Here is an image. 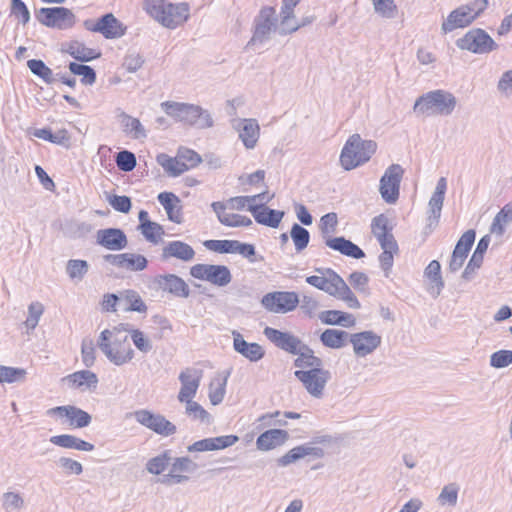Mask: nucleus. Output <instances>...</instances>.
<instances>
[{"mask_svg": "<svg viewBox=\"0 0 512 512\" xmlns=\"http://www.w3.org/2000/svg\"><path fill=\"white\" fill-rule=\"evenodd\" d=\"M143 9L160 25L171 30L183 26L190 18V6L186 2L144 0Z\"/></svg>", "mask_w": 512, "mask_h": 512, "instance_id": "1", "label": "nucleus"}, {"mask_svg": "<svg viewBox=\"0 0 512 512\" xmlns=\"http://www.w3.org/2000/svg\"><path fill=\"white\" fill-rule=\"evenodd\" d=\"M124 325L105 329L98 338V347L106 358L116 366H122L135 356L134 350L128 343V336L123 332Z\"/></svg>", "mask_w": 512, "mask_h": 512, "instance_id": "2", "label": "nucleus"}, {"mask_svg": "<svg viewBox=\"0 0 512 512\" xmlns=\"http://www.w3.org/2000/svg\"><path fill=\"white\" fill-rule=\"evenodd\" d=\"M457 103L452 92L436 89L419 96L413 105V111L422 117L449 116L455 111Z\"/></svg>", "mask_w": 512, "mask_h": 512, "instance_id": "3", "label": "nucleus"}, {"mask_svg": "<svg viewBox=\"0 0 512 512\" xmlns=\"http://www.w3.org/2000/svg\"><path fill=\"white\" fill-rule=\"evenodd\" d=\"M306 282L327 294L344 301L349 308L359 309L360 302L350 287L334 270L326 269L324 276L311 275L306 277Z\"/></svg>", "mask_w": 512, "mask_h": 512, "instance_id": "4", "label": "nucleus"}, {"mask_svg": "<svg viewBox=\"0 0 512 512\" xmlns=\"http://www.w3.org/2000/svg\"><path fill=\"white\" fill-rule=\"evenodd\" d=\"M377 150V143L365 140L359 134L351 135L345 142L339 157L341 167L350 171L367 163Z\"/></svg>", "mask_w": 512, "mask_h": 512, "instance_id": "5", "label": "nucleus"}, {"mask_svg": "<svg viewBox=\"0 0 512 512\" xmlns=\"http://www.w3.org/2000/svg\"><path fill=\"white\" fill-rule=\"evenodd\" d=\"M161 108L176 121L195 126L199 129L211 128L214 125L209 111L198 105L165 101L161 103Z\"/></svg>", "mask_w": 512, "mask_h": 512, "instance_id": "6", "label": "nucleus"}, {"mask_svg": "<svg viewBox=\"0 0 512 512\" xmlns=\"http://www.w3.org/2000/svg\"><path fill=\"white\" fill-rule=\"evenodd\" d=\"M487 0H474L466 5H461L449 13L443 21L441 29L443 33H449L456 29L465 28L487 8Z\"/></svg>", "mask_w": 512, "mask_h": 512, "instance_id": "7", "label": "nucleus"}, {"mask_svg": "<svg viewBox=\"0 0 512 512\" xmlns=\"http://www.w3.org/2000/svg\"><path fill=\"white\" fill-rule=\"evenodd\" d=\"M404 173L400 164H391L384 171L379 181V193L385 203L395 204L398 201Z\"/></svg>", "mask_w": 512, "mask_h": 512, "instance_id": "8", "label": "nucleus"}, {"mask_svg": "<svg viewBox=\"0 0 512 512\" xmlns=\"http://www.w3.org/2000/svg\"><path fill=\"white\" fill-rule=\"evenodd\" d=\"M135 421L161 437H169L177 432L174 423L164 415L148 409H139L133 413Z\"/></svg>", "mask_w": 512, "mask_h": 512, "instance_id": "9", "label": "nucleus"}, {"mask_svg": "<svg viewBox=\"0 0 512 512\" xmlns=\"http://www.w3.org/2000/svg\"><path fill=\"white\" fill-rule=\"evenodd\" d=\"M46 414L56 418L61 424L76 429L88 427L92 421V417L88 412L74 405L53 407L48 409Z\"/></svg>", "mask_w": 512, "mask_h": 512, "instance_id": "10", "label": "nucleus"}, {"mask_svg": "<svg viewBox=\"0 0 512 512\" xmlns=\"http://www.w3.org/2000/svg\"><path fill=\"white\" fill-rule=\"evenodd\" d=\"M300 298L293 291H274L265 294L261 299V305L274 314H286L294 311L299 305Z\"/></svg>", "mask_w": 512, "mask_h": 512, "instance_id": "11", "label": "nucleus"}, {"mask_svg": "<svg viewBox=\"0 0 512 512\" xmlns=\"http://www.w3.org/2000/svg\"><path fill=\"white\" fill-rule=\"evenodd\" d=\"M294 375L303 384L306 391L316 399L323 397L326 384L331 377L330 372L322 366L315 369L297 370Z\"/></svg>", "mask_w": 512, "mask_h": 512, "instance_id": "12", "label": "nucleus"}, {"mask_svg": "<svg viewBox=\"0 0 512 512\" xmlns=\"http://www.w3.org/2000/svg\"><path fill=\"white\" fill-rule=\"evenodd\" d=\"M275 10L272 7H264L254 19V30L251 39L247 43V48L261 46L270 39V35L275 30Z\"/></svg>", "mask_w": 512, "mask_h": 512, "instance_id": "13", "label": "nucleus"}, {"mask_svg": "<svg viewBox=\"0 0 512 512\" xmlns=\"http://www.w3.org/2000/svg\"><path fill=\"white\" fill-rule=\"evenodd\" d=\"M190 274L219 287L227 286L232 280L231 272L225 265L196 264L191 267Z\"/></svg>", "mask_w": 512, "mask_h": 512, "instance_id": "14", "label": "nucleus"}, {"mask_svg": "<svg viewBox=\"0 0 512 512\" xmlns=\"http://www.w3.org/2000/svg\"><path fill=\"white\" fill-rule=\"evenodd\" d=\"M37 19L47 27L60 30L69 29L76 22L74 13L66 7L41 8Z\"/></svg>", "mask_w": 512, "mask_h": 512, "instance_id": "15", "label": "nucleus"}, {"mask_svg": "<svg viewBox=\"0 0 512 512\" xmlns=\"http://www.w3.org/2000/svg\"><path fill=\"white\" fill-rule=\"evenodd\" d=\"M456 44L460 49L475 54L489 53L497 48L495 41L482 29L467 32L457 40Z\"/></svg>", "mask_w": 512, "mask_h": 512, "instance_id": "16", "label": "nucleus"}, {"mask_svg": "<svg viewBox=\"0 0 512 512\" xmlns=\"http://www.w3.org/2000/svg\"><path fill=\"white\" fill-rule=\"evenodd\" d=\"M84 27L91 32L101 33L106 39H115L125 34L126 28L112 14L108 13L97 21L85 20Z\"/></svg>", "mask_w": 512, "mask_h": 512, "instance_id": "17", "label": "nucleus"}, {"mask_svg": "<svg viewBox=\"0 0 512 512\" xmlns=\"http://www.w3.org/2000/svg\"><path fill=\"white\" fill-rule=\"evenodd\" d=\"M232 128L238 133L246 149H254L260 138V126L254 118H237L231 121Z\"/></svg>", "mask_w": 512, "mask_h": 512, "instance_id": "18", "label": "nucleus"}, {"mask_svg": "<svg viewBox=\"0 0 512 512\" xmlns=\"http://www.w3.org/2000/svg\"><path fill=\"white\" fill-rule=\"evenodd\" d=\"M203 377V371L200 369L188 367L183 369L178 376L181 387L177 395L179 402L194 399L200 387Z\"/></svg>", "mask_w": 512, "mask_h": 512, "instance_id": "19", "label": "nucleus"}, {"mask_svg": "<svg viewBox=\"0 0 512 512\" xmlns=\"http://www.w3.org/2000/svg\"><path fill=\"white\" fill-rule=\"evenodd\" d=\"M349 342L354 354L362 358L372 354L381 345L382 338L374 331L367 330L350 334Z\"/></svg>", "mask_w": 512, "mask_h": 512, "instance_id": "20", "label": "nucleus"}, {"mask_svg": "<svg viewBox=\"0 0 512 512\" xmlns=\"http://www.w3.org/2000/svg\"><path fill=\"white\" fill-rule=\"evenodd\" d=\"M104 260L109 264L131 272H140L147 268L148 260L136 253L107 254Z\"/></svg>", "mask_w": 512, "mask_h": 512, "instance_id": "21", "label": "nucleus"}, {"mask_svg": "<svg viewBox=\"0 0 512 512\" xmlns=\"http://www.w3.org/2000/svg\"><path fill=\"white\" fill-rule=\"evenodd\" d=\"M263 334L276 347L290 354L299 352L301 345L303 344L297 336L288 332H282L272 327H266Z\"/></svg>", "mask_w": 512, "mask_h": 512, "instance_id": "22", "label": "nucleus"}, {"mask_svg": "<svg viewBox=\"0 0 512 512\" xmlns=\"http://www.w3.org/2000/svg\"><path fill=\"white\" fill-rule=\"evenodd\" d=\"M446 189H447L446 178L441 177L438 180V182L436 184V188L428 202L427 226L429 228H435L438 225V222L441 217V211L443 208Z\"/></svg>", "mask_w": 512, "mask_h": 512, "instance_id": "23", "label": "nucleus"}, {"mask_svg": "<svg viewBox=\"0 0 512 512\" xmlns=\"http://www.w3.org/2000/svg\"><path fill=\"white\" fill-rule=\"evenodd\" d=\"M96 242L108 250L120 251L127 247L128 239L121 229L106 228L96 232Z\"/></svg>", "mask_w": 512, "mask_h": 512, "instance_id": "24", "label": "nucleus"}, {"mask_svg": "<svg viewBox=\"0 0 512 512\" xmlns=\"http://www.w3.org/2000/svg\"><path fill=\"white\" fill-rule=\"evenodd\" d=\"M154 284L158 289L168 292L176 297L187 298L190 289L187 283L177 275H158L154 278Z\"/></svg>", "mask_w": 512, "mask_h": 512, "instance_id": "25", "label": "nucleus"}, {"mask_svg": "<svg viewBox=\"0 0 512 512\" xmlns=\"http://www.w3.org/2000/svg\"><path fill=\"white\" fill-rule=\"evenodd\" d=\"M476 233L474 230H467L458 240L449 263V269L452 272L458 271L464 264L474 241Z\"/></svg>", "mask_w": 512, "mask_h": 512, "instance_id": "26", "label": "nucleus"}, {"mask_svg": "<svg viewBox=\"0 0 512 512\" xmlns=\"http://www.w3.org/2000/svg\"><path fill=\"white\" fill-rule=\"evenodd\" d=\"M232 336L234 350L244 358L251 362H258L264 357L265 351L260 344L245 341L242 334L236 330L232 331Z\"/></svg>", "mask_w": 512, "mask_h": 512, "instance_id": "27", "label": "nucleus"}, {"mask_svg": "<svg viewBox=\"0 0 512 512\" xmlns=\"http://www.w3.org/2000/svg\"><path fill=\"white\" fill-rule=\"evenodd\" d=\"M194 257L193 247L180 240L170 241L162 248L161 258L163 260L175 258L183 262H190Z\"/></svg>", "mask_w": 512, "mask_h": 512, "instance_id": "28", "label": "nucleus"}, {"mask_svg": "<svg viewBox=\"0 0 512 512\" xmlns=\"http://www.w3.org/2000/svg\"><path fill=\"white\" fill-rule=\"evenodd\" d=\"M62 381L70 388L87 391L97 387L98 377L90 370H80L65 376Z\"/></svg>", "mask_w": 512, "mask_h": 512, "instance_id": "29", "label": "nucleus"}, {"mask_svg": "<svg viewBox=\"0 0 512 512\" xmlns=\"http://www.w3.org/2000/svg\"><path fill=\"white\" fill-rule=\"evenodd\" d=\"M299 0H283L281 7V21L279 33L286 35L297 31L301 24H299L293 15L294 8L298 5Z\"/></svg>", "mask_w": 512, "mask_h": 512, "instance_id": "30", "label": "nucleus"}, {"mask_svg": "<svg viewBox=\"0 0 512 512\" xmlns=\"http://www.w3.org/2000/svg\"><path fill=\"white\" fill-rule=\"evenodd\" d=\"M310 455L316 458H320L324 455V451L320 447L311 446L309 444L299 445L292 448L286 454L280 457L278 459V463L281 466H287L299 459Z\"/></svg>", "mask_w": 512, "mask_h": 512, "instance_id": "31", "label": "nucleus"}, {"mask_svg": "<svg viewBox=\"0 0 512 512\" xmlns=\"http://www.w3.org/2000/svg\"><path fill=\"white\" fill-rule=\"evenodd\" d=\"M159 203L166 211L170 221L180 224L183 220L181 201L172 192H161L157 197Z\"/></svg>", "mask_w": 512, "mask_h": 512, "instance_id": "32", "label": "nucleus"}, {"mask_svg": "<svg viewBox=\"0 0 512 512\" xmlns=\"http://www.w3.org/2000/svg\"><path fill=\"white\" fill-rule=\"evenodd\" d=\"M289 435L282 429H270L260 434L256 440L258 450L269 451L284 444Z\"/></svg>", "mask_w": 512, "mask_h": 512, "instance_id": "33", "label": "nucleus"}, {"mask_svg": "<svg viewBox=\"0 0 512 512\" xmlns=\"http://www.w3.org/2000/svg\"><path fill=\"white\" fill-rule=\"evenodd\" d=\"M49 441L55 446L82 452H91L95 448L92 443L72 434L54 435L50 437Z\"/></svg>", "mask_w": 512, "mask_h": 512, "instance_id": "34", "label": "nucleus"}, {"mask_svg": "<svg viewBox=\"0 0 512 512\" xmlns=\"http://www.w3.org/2000/svg\"><path fill=\"white\" fill-rule=\"evenodd\" d=\"M325 244L329 248L355 259H360L365 255L360 247L344 237L328 238L326 239Z\"/></svg>", "mask_w": 512, "mask_h": 512, "instance_id": "35", "label": "nucleus"}, {"mask_svg": "<svg viewBox=\"0 0 512 512\" xmlns=\"http://www.w3.org/2000/svg\"><path fill=\"white\" fill-rule=\"evenodd\" d=\"M371 230L380 245H382V243L396 241L391 232L392 228L389 227V220L384 214H380L373 218Z\"/></svg>", "mask_w": 512, "mask_h": 512, "instance_id": "36", "label": "nucleus"}, {"mask_svg": "<svg viewBox=\"0 0 512 512\" xmlns=\"http://www.w3.org/2000/svg\"><path fill=\"white\" fill-rule=\"evenodd\" d=\"M319 319L327 325H341L343 327H352L355 325V317L352 314L339 310H326L319 314Z\"/></svg>", "mask_w": 512, "mask_h": 512, "instance_id": "37", "label": "nucleus"}, {"mask_svg": "<svg viewBox=\"0 0 512 512\" xmlns=\"http://www.w3.org/2000/svg\"><path fill=\"white\" fill-rule=\"evenodd\" d=\"M510 223H512V205L506 204L495 215L490 226V233L502 237Z\"/></svg>", "mask_w": 512, "mask_h": 512, "instance_id": "38", "label": "nucleus"}, {"mask_svg": "<svg viewBox=\"0 0 512 512\" xmlns=\"http://www.w3.org/2000/svg\"><path fill=\"white\" fill-rule=\"evenodd\" d=\"M294 355H297L294 365L301 368L300 370L315 369L322 366V360L314 356L313 351L304 343L301 345L300 351Z\"/></svg>", "mask_w": 512, "mask_h": 512, "instance_id": "39", "label": "nucleus"}, {"mask_svg": "<svg viewBox=\"0 0 512 512\" xmlns=\"http://www.w3.org/2000/svg\"><path fill=\"white\" fill-rule=\"evenodd\" d=\"M156 160L169 176L177 177L187 171V166L178 159L177 154L175 157H171L161 153L157 156Z\"/></svg>", "mask_w": 512, "mask_h": 512, "instance_id": "40", "label": "nucleus"}, {"mask_svg": "<svg viewBox=\"0 0 512 512\" xmlns=\"http://www.w3.org/2000/svg\"><path fill=\"white\" fill-rule=\"evenodd\" d=\"M350 334L344 330L326 329L320 336L324 346L332 349H340L349 340Z\"/></svg>", "mask_w": 512, "mask_h": 512, "instance_id": "41", "label": "nucleus"}, {"mask_svg": "<svg viewBox=\"0 0 512 512\" xmlns=\"http://www.w3.org/2000/svg\"><path fill=\"white\" fill-rule=\"evenodd\" d=\"M120 305L125 311H136L145 313L147 306L138 292L134 290H125L120 294Z\"/></svg>", "mask_w": 512, "mask_h": 512, "instance_id": "42", "label": "nucleus"}, {"mask_svg": "<svg viewBox=\"0 0 512 512\" xmlns=\"http://www.w3.org/2000/svg\"><path fill=\"white\" fill-rule=\"evenodd\" d=\"M226 385L227 376L217 374L213 377L208 387V397L212 405H219L223 401L226 394Z\"/></svg>", "mask_w": 512, "mask_h": 512, "instance_id": "43", "label": "nucleus"}, {"mask_svg": "<svg viewBox=\"0 0 512 512\" xmlns=\"http://www.w3.org/2000/svg\"><path fill=\"white\" fill-rule=\"evenodd\" d=\"M256 212L255 221L271 228H277L284 217L283 211L270 209L267 206H264L260 211L256 210Z\"/></svg>", "mask_w": 512, "mask_h": 512, "instance_id": "44", "label": "nucleus"}, {"mask_svg": "<svg viewBox=\"0 0 512 512\" xmlns=\"http://www.w3.org/2000/svg\"><path fill=\"white\" fill-rule=\"evenodd\" d=\"M181 403L185 405V414L190 419L199 421L202 424H210L212 422V416L210 413L198 402L194 401V399H189L188 401L185 400Z\"/></svg>", "mask_w": 512, "mask_h": 512, "instance_id": "45", "label": "nucleus"}, {"mask_svg": "<svg viewBox=\"0 0 512 512\" xmlns=\"http://www.w3.org/2000/svg\"><path fill=\"white\" fill-rule=\"evenodd\" d=\"M121 124L123 127V131L133 139H143L146 138V130L144 126L141 124L139 119L134 118L126 113H122L121 115Z\"/></svg>", "mask_w": 512, "mask_h": 512, "instance_id": "46", "label": "nucleus"}, {"mask_svg": "<svg viewBox=\"0 0 512 512\" xmlns=\"http://www.w3.org/2000/svg\"><path fill=\"white\" fill-rule=\"evenodd\" d=\"M67 52L76 60L81 62H88L100 57V52L95 49L89 48L83 43L72 42L67 49Z\"/></svg>", "mask_w": 512, "mask_h": 512, "instance_id": "47", "label": "nucleus"}, {"mask_svg": "<svg viewBox=\"0 0 512 512\" xmlns=\"http://www.w3.org/2000/svg\"><path fill=\"white\" fill-rule=\"evenodd\" d=\"M380 246L383 250L379 256L380 266L384 271L385 277H389L394 262V255L398 251V245L396 241H393L390 243H382Z\"/></svg>", "mask_w": 512, "mask_h": 512, "instance_id": "48", "label": "nucleus"}, {"mask_svg": "<svg viewBox=\"0 0 512 512\" xmlns=\"http://www.w3.org/2000/svg\"><path fill=\"white\" fill-rule=\"evenodd\" d=\"M138 229L148 242L155 245L162 241L165 234L163 226L157 222L144 223L139 225Z\"/></svg>", "mask_w": 512, "mask_h": 512, "instance_id": "49", "label": "nucleus"}, {"mask_svg": "<svg viewBox=\"0 0 512 512\" xmlns=\"http://www.w3.org/2000/svg\"><path fill=\"white\" fill-rule=\"evenodd\" d=\"M290 237L294 243L297 253L302 252L307 248L310 240V234L307 229L301 225L294 223L290 230Z\"/></svg>", "mask_w": 512, "mask_h": 512, "instance_id": "50", "label": "nucleus"}, {"mask_svg": "<svg viewBox=\"0 0 512 512\" xmlns=\"http://www.w3.org/2000/svg\"><path fill=\"white\" fill-rule=\"evenodd\" d=\"M27 371L24 368L0 365V383H16L25 381Z\"/></svg>", "mask_w": 512, "mask_h": 512, "instance_id": "51", "label": "nucleus"}, {"mask_svg": "<svg viewBox=\"0 0 512 512\" xmlns=\"http://www.w3.org/2000/svg\"><path fill=\"white\" fill-rule=\"evenodd\" d=\"M89 264L85 260L71 259L66 264V273L73 281H81L87 274Z\"/></svg>", "mask_w": 512, "mask_h": 512, "instance_id": "52", "label": "nucleus"}, {"mask_svg": "<svg viewBox=\"0 0 512 512\" xmlns=\"http://www.w3.org/2000/svg\"><path fill=\"white\" fill-rule=\"evenodd\" d=\"M44 313V305L39 301L31 302L28 306L27 318L24 321V327L27 332L33 331Z\"/></svg>", "mask_w": 512, "mask_h": 512, "instance_id": "53", "label": "nucleus"}, {"mask_svg": "<svg viewBox=\"0 0 512 512\" xmlns=\"http://www.w3.org/2000/svg\"><path fill=\"white\" fill-rule=\"evenodd\" d=\"M123 331H126L129 333L134 346L140 352L147 354L152 350V348H153L152 341L149 339L148 336L145 335V333L143 331H141L139 329H128L126 327L123 328Z\"/></svg>", "mask_w": 512, "mask_h": 512, "instance_id": "54", "label": "nucleus"}, {"mask_svg": "<svg viewBox=\"0 0 512 512\" xmlns=\"http://www.w3.org/2000/svg\"><path fill=\"white\" fill-rule=\"evenodd\" d=\"M27 66L33 74L40 77L46 83L50 84L53 82V72L42 60H28Z\"/></svg>", "mask_w": 512, "mask_h": 512, "instance_id": "55", "label": "nucleus"}, {"mask_svg": "<svg viewBox=\"0 0 512 512\" xmlns=\"http://www.w3.org/2000/svg\"><path fill=\"white\" fill-rule=\"evenodd\" d=\"M170 455L168 451L163 452L151 459L146 463V469L153 475L161 474L169 465Z\"/></svg>", "mask_w": 512, "mask_h": 512, "instance_id": "56", "label": "nucleus"}, {"mask_svg": "<svg viewBox=\"0 0 512 512\" xmlns=\"http://www.w3.org/2000/svg\"><path fill=\"white\" fill-rule=\"evenodd\" d=\"M458 493H459L458 485L455 483H451V484L445 485L442 488L437 500L441 506L448 505V506L453 507L457 504Z\"/></svg>", "mask_w": 512, "mask_h": 512, "instance_id": "57", "label": "nucleus"}, {"mask_svg": "<svg viewBox=\"0 0 512 512\" xmlns=\"http://www.w3.org/2000/svg\"><path fill=\"white\" fill-rule=\"evenodd\" d=\"M69 69L73 74L82 76L81 82L85 85H92L96 81V73L90 66L71 62Z\"/></svg>", "mask_w": 512, "mask_h": 512, "instance_id": "58", "label": "nucleus"}, {"mask_svg": "<svg viewBox=\"0 0 512 512\" xmlns=\"http://www.w3.org/2000/svg\"><path fill=\"white\" fill-rule=\"evenodd\" d=\"M233 253L240 254L244 258L248 259L249 262L255 263L259 261H263L264 258L261 255L256 254L255 246L249 243H242L238 240H235Z\"/></svg>", "mask_w": 512, "mask_h": 512, "instance_id": "59", "label": "nucleus"}, {"mask_svg": "<svg viewBox=\"0 0 512 512\" xmlns=\"http://www.w3.org/2000/svg\"><path fill=\"white\" fill-rule=\"evenodd\" d=\"M374 11L383 18H394L397 12L395 0H371Z\"/></svg>", "mask_w": 512, "mask_h": 512, "instance_id": "60", "label": "nucleus"}, {"mask_svg": "<svg viewBox=\"0 0 512 512\" xmlns=\"http://www.w3.org/2000/svg\"><path fill=\"white\" fill-rule=\"evenodd\" d=\"M24 503V499L19 492L8 491L2 495V507L5 511L21 510Z\"/></svg>", "mask_w": 512, "mask_h": 512, "instance_id": "61", "label": "nucleus"}, {"mask_svg": "<svg viewBox=\"0 0 512 512\" xmlns=\"http://www.w3.org/2000/svg\"><path fill=\"white\" fill-rule=\"evenodd\" d=\"M440 263L437 260L431 261L426 267L424 274L425 276L435 284L436 286V295L440 293L442 290L444 283L440 274Z\"/></svg>", "mask_w": 512, "mask_h": 512, "instance_id": "62", "label": "nucleus"}, {"mask_svg": "<svg viewBox=\"0 0 512 512\" xmlns=\"http://www.w3.org/2000/svg\"><path fill=\"white\" fill-rule=\"evenodd\" d=\"M57 465L66 475H80L83 473V465L67 456H61L57 460Z\"/></svg>", "mask_w": 512, "mask_h": 512, "instance_id": "63", "label": "nucleus"}, {"mask_svg": "<svg viewBox=\"0 0 512 512\" xmlns=\"http://www.w3.org/2000/svg\"><path fill=\"white\" fill-rule=\"evenodd\" d=\"M490 366L496 369L506 368L512 364V350H498L490 355Z\"/></svg>", "mask_w": 512, "mask_h": 512, "instance_id": "64", "label": "nucleus"}]
</instances>
